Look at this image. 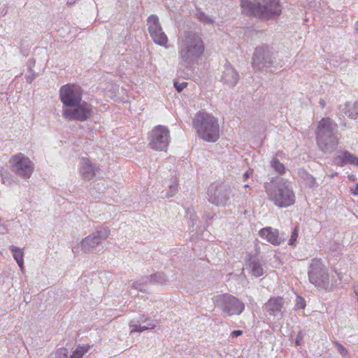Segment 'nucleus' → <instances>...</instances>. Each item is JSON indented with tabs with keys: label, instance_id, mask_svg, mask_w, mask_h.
<instances>
[{
	"label": "nucleus",
	"instance_id": "nucleus-31",
	"mask_svg": "<svg viewBox=\"0 0 358 358\" xmlns=\"http://www.w3.org/2000/svg\"><path fill=\"white\" fill-rule=\"evenodd\" d=\"M243 331L241 330H234L232 331V335L236 336V337H238V336H240L243 334Z\"/></svg>",
	"mask_w": 358,
	"mask_h": 358
},
{
	"label": "nucleus",
	"instance_id": "nucleus-37",
	"mask_svg": "<svg viewBox=\"0 0 358 358\" xmlns=\"http://www.w3.org/2000/svg\"><path fill=\"white\" fill-rule=\"evenodd\" d=\"M336 175V173H332V174L329 175V178H334Z\"/></svg>",
	"mask_w": 358,
	"mask_h": 358
},
{
	"label": "nucleus",
	"instance_id": "nucleus-2",
	"mask_svg": "<svg viewBox=\"0 0 358 358\" xmlns=\"http://www.w3.org/2000/svg\"><path fill=\"white\" fill-rule=\"evenodd\" d=\"M194 127L199 136L206 141L215 142L220 137V126L217 120L213 115L206 113L196 114Z\"/></svg>",
	"mask_w": 358,
	"mask_h": 358
},
{
	"label": "nucleus",
	"instance_id": "nucleus-26",
	"mask_svg": "<svg viewBox=\"0 0 358 358\" xmlns=\"http://www.w3.org/2000/svg\"><path fill=\"white\" fill-rule=\"evenodd\" d=\"M267 49H268V48H264V47L258 48L256 49L255 55H254V63L256 61H259L260 59V56H261L262 53H264L265 52V50Z\"/></svg>",
	"mask_w": 358,
	"mask_h": 358
},
{
	"label": "nucleus",
	"instance_id": "nucleus-16",
	"mask_svg": "<svg viewBox=\"0 0 358 358\" xmlns=\"http://www.w3.org/2000/svg\"><path fill=\"white\" fill-rule=\"evenodd\" d=\"M108 234L109 231L108 230H105L103 232L98 231L96 235L88 236L83 241L82 246L85 249H87V247L94 248L99 245L102 240L106 239Z\"/></svg>",
	"mask_w": 358,
	"mask_h": 358
},
{
	"label": "nucleus",
	"instance_id": "nucleus-34",
	"mask_svg": "<svg viewBox=\"0 0 358 358\" xmlns=\"http://www.w3.org/2000/svg\"><path fill=\"white\" fill-rule=\"evenodd\" d=\"M320 104L322 108H324L325 106H326V103H325V101L324 99H321L320 101Z\"/></svg>",
	"mask_w": 358,
	"mask_h": 358
},
{
	"label": "nucleus",
	"instance_id": "nucleus-23",
	"mask_svg": "<svg viewBox=\"0 0 358 358\" xmlns=\"http://www.w3.org/2000/svg\"><path fill=\"white\" fill-rule=\"evenodd\" d=\"M349 110L345 113L348 116L352 119H356L358 117V103H355L352 106H347Z\"/></svg>",
	"mask_w": 358,
	"mask_h": 358
},
{
	"label": "nucleus",
	"instance_id": "nucleus-35",
	"mask_svg": "<svg viewBox=\"0 0 358 358\" xmlns=\"http://www.w3.org/2000/svg\"><path fill=\"white\" fill-rule=\"evenodd\" d=\"M148 329V327H141V329H133L132 331H143V330H146V329Z\"/></svg>",
	"mask_w": 358,
	"mask_h": 358
},
{
	"label": "nucleus",
	"instance_id": "nucleus-22",
	"mask_svg": "<svg viewBox=\"0 0 358 358\" xmlns=\"http://www.w3.org/2000/svg\"><path fill=\"white\" fill-rule=\"evenodd\" d=\"M271 166L274 169V170L278 173L279 174L284 173L285 171V167L283 164H282L277 159H273L271 161Z\"/></svg>",
	"mask_w": 358,
	"mask_h": 358
},
{
	"label": "nucleus",
	"instance_id": "nucleus-33",
	"mask_svg": "<svg viewBox=\"0 0 358 358\" xmlns=\"http://www.w3.org/2000/svg\"><path fill=\"white\" fill-rule=\"evenodd\" d=\"M350 192L353 195H358V184L356 185L354 189H351Z\"/></svg>",
	"mask_w": 358,
	"mask_h": 358
},
{
	"label": "nucleus",
	"instance_id": "nucleus-15",
	"mask_svg": "<svg viewBox=\"0 0 358 358\" xmlns=\"http://www.w3.org/2000/svg\"><path fill=\"white\" fill-rule=\"evenodd\" d=\"M99 170V167L93 164L88 158L83 157L80 159L79 172L84 180L93 179L96 176V172Z\"/></svg>",
	"mask_w": 358,
	"mask_h": 358
},
{
	"label": "nucleus",
	"instance_id": "nucleus-21",
	"mask_svg": "<svg viewBox=\"0 0 358 358\" xmlns=\"http://www.w3.org/2000/svg\"><path fill=\"white\" fill-rule=\"evenodd\" d=\"M89 349L90 346L88 345H78L73 352L71 358H82Z\"/></svg>",
	"mask_w": 358,
	"mask_h": 358
},
{
	"label": "nucleus",
	"instance_id": "nucleus-30",
	"mask_svg": "<svg viewBox=\"0 0 358 358\" xmlns=\"http://www.w3.org/2000/svg\"><path fill=\"white\" fill-rule=\"evenodd\" d=\"M298 305L299 308L301 309H304L306 307V303L304 299L302 297H298Z\"/></svg>",
	"mask_w": 358,
	"mask_h": 358
},
{
	"label": "nucleus",
	"instance_id": "nucleus-18",
	"mask_svg": "<svg viewBox=\"0 0 358 358\" xmlns=\"http://www.w3.org/2000/svg\"><path fill=\"white\" fill-rule=\"evenodd\" d=\"M238 74L233 69L227 68L222 73V80L223 83L229 86H234L238 80Z\"/></svg>",
	"mask_w": 358,
	"mask_h": 358
},
{
	"label": "nucleus",
	"instance_id": "nucleus-29",
	"mask_svg": "<svg viewBox=\"0 0 358 358\" xmlns=\"http://www.w3.org/2000/svg\"><path fill=\"white\" fill-rule=\"evenodd\" d=\"M336 345L338 347V349L340 353L342 355L345 356V355H346L348 354V350H346V348L343 345H342L340 343H336Z\"/></svg>",
	"mask_w": 358,
	"mask_h": 358
},
{
	"label": "nucleus",
	"instance_id": "nucleus-27",
	"mask_svg": "<svg viewBox=\"0 0 358 358\" xmlns=\"http://www.w3.org/2000/svg\"><path fill=\"white\" fill-rule=\"evenodd\" d=\"M56 358H68V350L66 348H60L56 352Z\"/></svg>",
	"mask_w": 358,
	"mask_h": 358
},
{
	"label": "nucleus",
	"instance_id": "nucleus-9",
	"mask_svg": "<svg viewBox=\"0 0 358 358\" xmlns=\"http://www.w3.org/2000/svg\"><path fill=\"white\" fill-rule=\"evenodd\" d=\"M59 97L64 105L74 106L82 100L81 87L78 85L67 84L61 87Z\"/></svg>",
	"mask_w": 358,
	"mask_h": 358
},
{
	"label": "nucleus",
	"instance_id": "nucleus-8",
	"mask_svg": "<svg viewBox=\"0 0 358 358\" xmlns=\"http://www.w3.org/2000/svg\"><path fill=\"white\" fill-rule=\"evenodd\" d=\"M149 141L152 149L160 151L164 150L170 141L169 129L162 125L155 127L149 134Z\"/></svg>",
	"mask_w": 358,
	"mask_h": 358
},
{
	"label": "nucleus",
	"instance_id": "nucleus-7",
	"mask_svg": "<svg viewBox=\"0 0 358 358\" xmlns=\"http://www.w3.org/2000/svg\"><path fill=\"white\" fill-rule=\"evenodd\" d=\"M203 50L204 45L201 38L196 35H189L182 42L181 57L183 60L193 59L201 55Z\"/></svg>",
	"mask_w": 358,
	"mask_h": 358
},
{
	"label": "nucleus",
	"instance_id": "nucleus-4",
	"mask_svg": "<svg viewBox=\"0 0 358 358\" xmlns=\"http://www.w3.org/2000/svg\"><path fill=\"white\" fill-rule=\"evenodd\" d=\"M268 199L280 208H287L294 204L296 196L290 182L281 180L266 189Z\"/></svg>",
	"mask_w": 358,
	"mask_h": 358
},
{
	"label": "nucleus",
	"instance_id": "nucleus-3",
	"mask_svg": "<svg viewBox=\"0 0 358 358\" xmlns=\"http://www.w3.org/2000/svg\"><path fill=\"white\" fill-rule=\"evenodd\" d=\"M255 1L256 3L252 4L248 0H241V7L245 14L260 18H269L281 13L278 0Z\"/></svg>",
	"mask_w": 358,
	"mask_h": 358
},
{
	"label": "nucleus",
	"instance_id": "nucleus-25",
	"mask_svg": "<svg viewBox=\"0 0 358 358\" xmlns=\"http://www.w3.org/2000/svg\"><path fill=\"white\" fill-rule=\"evenodd\" d=\"M299 234V228L298 227H295L292 232L290 238L289 240V245H294L296 241Z\"/></svg>",
	"mask_w": 358,
	"mask_h": 358
},
{
	"label": "nucleus",
	"instance_id": "nucleus-17",
	"mask_svg": "<svg viewBox=\"0 0 358 358\" xmlns=\"http://www.w3.org/2000/svg\"><path fill=\"white\" fill-rule=\"evenodd\" d=\"M336 164L343 166L347 164L358 166V158L349 152H343L336 159Z\"/></svg>",
	"mask_w": 358,
	"mask_h": 358
},
{
	"label": "nucleus",
	"instance_id": "nucleus-39",
	"mask_svg": "<svg viewBox=\"0 0 358 358\" xmlns=\"http://www.w3.org/2000/svg\"><path fill=\"white\" fill-rule=\"evenodd\" d=\"M357 29H358V21L357 22Z\"/></svg>",
	"mask_w": 358,
	"mask_h": 358
},
{
	"label": "nucleus",
	"instance_id": "nucleus-1",
	"mask_svg": "<svg viewBox=\"0 0 358 358\" xmlns=\"http://www.w3.org/2000/svg\"><path fill=\"white\" fill-rule=\"evenodd\" d=\"M336 124L329 117L322 118L315 130L316 140L320 149L325 153L332 152L338 144V138L334 135Z\"/></svg>",
	"mask_w": 358,
	"mask_h": 358
},
{
	"label": "nucleus",
	"instance_id": "nucleus-20",
	"mask_svg": "<svg viewBox=\"0 0 358 358\" xmlns=\"http://www.w3.org/2000/svg\"><path fill=\"white\" fill-rule=\"evenodd\" d=\"M11 252L13 253L14 259L16 260L17 264L20 268L23 269V250L15 246H10V248Z\"/></svg>",
	"mask_w": 358,
	"mask_h": 358
},
{
	"label": "nucleus",
	"instance_id": "nucleus-24",
	"mask_svg": "<svg viewBox=\"0 0 358 358\" xmlns=\"http://www.w3.org/2000/svg\"><path fill=\"white\" fill-rule=\"evenodd\" d=\"M252 274L256 277H259L263 274V268L259 263L254 262L252 265Z\"/></svg>",
	"mask_w": 358,
	"mask_h": 358
},
{
	"label": "nucleus",
	"instance_id": "nucleus-13",
	"mask_svg": "<svg viewBox=\"0 0 358 358\" xmlns=\"http://www.w3.org/2000/svg\"><path fill=\"white\" fill-rule=\"evenodd\" d=\"M223 311L228 315H240L245 309L244 303L236 297L224 294Z\"/></svg>",
	"mask_w": 358,
	"mask_h": 358
},
{
	"label": "nucleus",
	"instance_id": "nucleus-36",
	"mask_svg": "<svg viewBox=\"0 0 358 358\" xmlns=\"http://www.w3.org/2000/svg\"><path fill=\"white\" fill-rule=\"evenodd\" d=\"M250 177V173L248 171H246L244 174H243V178H245V180H247L248 178Z\"/></svg>",
	"mask_w": 358,
	"mask_h": 358
},
{
	"label": "nucleus",
	"instance_id": "nucleus-28",
	"mask_svg": "<svg viewBox=\"0 0 358 358\" xmlns=\"http://www.w3.org/2000/svg\"><path fill=\"white\" fill-rule=\"evenodd\" d=\"M187 85V83L186 82H183L182 83H179L176 82L174 83V86L178 90V92H181L184 88H185Z\"/></svg>",
	"mask_w": 358,
	"mask_h": 358
},
{
	"label": "nucleus",
	"instance_id": "nucleus-19",
	"mask_svg": "<svg viewBox=\"0 0 358 358\" xmlns=\"http://www.w3.org/2000/svg\"><path fill=\"white\" fill-rule=\"evenodd\" d=\"M266 306L270 314L273 315L275 312L280 311L282 307V299L281 297L271 298L268 301Z\"/></svg>",
	"mask_w": 358,
	"mask_h": 358
},
{
	"label": "nucleus",
	"instance_id": "nucleus-11",
	"mask_svg": "<svg viewBox=\"0 0 358 358\" xmlns=\"http://www.w3.org/2000/svg\"><path fill=\"white\" fill-rule=\"evenodd\" d=\"M148 29L153 41L160 45H165L168 38L163 32L159 18L156 15H151L148 18Z\"/></svg>",
	"mask_w": 358,
	"mask_h": 358
},
{
	"label": "nucleus",
	"instance_id": "nucleus-6",
	"mask_svg": "<svg viewBox=\"0 0 358 358\" xmlns=\"http://www.w3.org/2000/svg\"><path fill=\"white\" fill-rule=\"evenodd\" d=\"M9 163L12 171L17 176L24 178L31 177L34 171V164L29 158L22 153L13 155L9 160Z\"/></svg>",
	"mask_w": 358,
	"mask_h": 358
},
{
	"label": "nucleus",
	"instance_id": "nucleus-5",
	"mask_svg": "<svg viewBox=\"0 0 358 358\" xmlns=\"http://www.w3.org/2000/svg\"><path fill=\"white\" fill-rule=\"evenodd\" d=\"M308 277L310 282L316 287L325 289L331 287L329 275L319 259H313Z\"/></svg>",
	"mask_w": 358,
	"mask_h": 358
},
{
	"label": "nucleus",
	"instance_id": "nucleus-38",
	"mask_svg": "<svg viewBox=\"0 0 358 358\" xmlns=\"http://www.w3.org/2000/svg\"><path fill=\"white\" fill-rule=\"evenodd\" d=\"M207 17H205V19H201V20L205 21Z\"/></svg>",
	"mask_w": 358,
	"mask_h": 358
},
{
	"label": "nucleus",
	"instance_id": "nucleus-32",
	"mask_svg": "<svg viewBox=\"0 0 358 358\" xmlns=\"http://www.w3.org/2000/svg\"><path fill=\"white\" fill-rule=\"evenodd\" d=\"M301 340H302V336H301V334L300 333L296 336V345H300Z\"/></svg>",
	"mask_w": 358,
	"mask_h": 358
},
{
	"label": "nucleus",
	"instance_id": "nucleus-14",
	"mask_svg": "<svg viewBox=\"0 0 358 358\" xmlns=\"http://www.w3.org/2000/svg\"><path fill=\"white\" fill-rule=\"evenodd\" d=\"M259 236L273 245H280L284 243L285 238L280 235L278 229L271 227H266L260 229L258 232Z\"/></svg>",
	"mask_w": 358,
	"mask_h": 358
},
{
	"label": "nucleus",
	"instance_id": "nucleus-12",
	"mask_svg": "<svg viewBox=\"0 0 358 358\" xmlns=\"http://www.w3.org/2000/svg\"><path fill=\"white\" fill-rule=\"evenodd\" d=\"M209 201L216 206H224L229 199L227 189L222 185H213L209 188Z\"/></svg>",
	"mask_w": 358,
	"mask_h": 358
},
{
	"label": "nucleus",
	"instance_id": "nucleus-10",
	"mask_svg": "<svg viewBox=\"0 0 358 358\" xmlns=\"http://www.w3.org/2000/svg\"><path fill=\"white\" fill-rule=\"evenodd\" d=\"M74 106L63 110V116L67 120L84 122L91 115L92 108L90 103L83 102Z\"/></svg>",
	"mask_w": 358,
	"mask_h": 358
}]
</instances>
